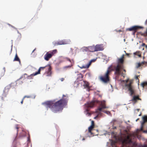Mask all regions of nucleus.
<instances>
[{"label": "nucleus", "instance_id": "f257e3e1", "mask_svg": "<svg viewBox=\"0 0 147 147\" xmlns=\"http://www.w3.org/2000/svg\"><path fill=\"white\" fill-rule=\"evenodd\" d=\"M67 102L66 99L61 98L55 102L53 100L47 101L42 102V105L47 108H49L53 112L57 113L62 111L63 107L67 105Z\"/></svg>", "mask_w": 147, "mask_h": 147}, {"label": "nucleus", "instance_id": "f03ea898", "mask_svg": "<svg viewBox=\"0 0 147 147\" xmlns=\"http://www.w3.org/2000/svg\"><path fill=\"white\" fill-rule=\"evenodd\" d=\"M96 103H98L101 105V108L102 109H105L106 108V106L104 105H102V102H100L98 100L95 98L93 99L91 101L87 102V104L88 105L86 106V107L92 108L95 105Z\"/></svg>", "mask_w": 147, "mask_h": 147}, {"label": "nucleus", "instance_id": "7ed1b4c3", "mask_svg": "<svg viewBox=\"0 0 147 147\" xmlns=\"http://www.w3.org/2000/svg\"><path fill=\"white\" fill-rule=\"evenodd\" d=\"M112 65H111L108 68V69L104 76H101L100 77V80L102 82L105 84L107 83L110 81L109 77V73L111 72L109 70L110 68L111 67Z\"/></svg>", "mask_w": 147, "mask_h": 147}, {"label": "nucleus", "instance_id": "20e7f679", "mask_svg": "<svg viewBox=\"0 0 147 147\" xmlns=\"http://www.w3.org/2000/svg\"><path fill=\"white\" fill-rule=\"evenodd\" d=\"M113 68L115 70V71L117 72L118 75H120L121 74V73L120 71V70L123 68L122 65H120L118 63H117L116 66L113 67Z\"/></svg>", "mask_w": 147, "mask_h": 147}, {"label": "nucleus", "instance_id": "39448f33", "mask_svg": "<svg viewBox=\"0 0 147 147\" xmlns=\"http://www.w3.org/2000/svg\"><path fill=\"white\" fill-rule=\"evenodd\" d=\"M130 85H126V87H127L128 90L130 93L129 95L130 96H132L133 94H135V91L133 87H131Z\"/></svg>", "mask_w": 147, "mask_h": 147}, {"label": "nucleus", "instance_id": "423d86ee", "mask_svg": "<svg viewBox=\"0 0 147 147\" xmlns=\"http://www.w3.org/2000/svg\"><path fill=\"white\" fill-rule=\"evenodd\" d=\"M103 49V48L102 47V45L97 44L95 46V49L94 51H102Z\"/></svg>", "mask_w": 147, "mask_h": 147}, {"label": "nucleus", "instance_id": "0eeeda50", "mask_svg": "<svg viewBox=\"0 0 147 147\" xmlns=\"http://www.w3.org/2000/svg\"><path fill=\"white\" fill-rule=\"evenodd\" d=\"M84 84L83 86L84 88H86V91H89L90 90V88L89 85V83L88 82L84 80Z\"/></svg>", "mask_w": 147, "mask_h": 147}, {"label": "nucleus", "instance_id": "6e6552de", "mask_svg": "<svg viewBox=\"0 0 147 147\" xmlns=\"http://www.w3.org/2000/svg\"><path fill=\"white\" fill-rule=\"evenodd\" d=\"M52 57L51 54L50 53V52H48L44 56V59L46 61L49 60V59Z\"/></svg>", "mask_w": 147, "mask_h": 147}, {"label": "nucleus", "instance_id": "1a4fd4ad", "mask_svg": "<svg viewBox=\"0 0 147 147\" xmlns=\"http://www.w3.org/2000/svg\"><path fill=\"white\" fill-rule=\"evenodd\" d=\"M143 121L141 123V126L140 128L141 130H142V127L143 125L145 122H147V115H145L142 117Z\"/></svg>", "mask_w": 147, "mask_h": 147}, {"label": "nucleus", "instance_id": "9d476101", "mask_svg": "<svg viewBox=\"0 0 147 147\" xmlns=\"http://www.w3.org/2000/svg\"><path fill=\"white\" fill-rule=\"evenodd\" d=\"M126 30H129V31H137V25L131 27L127 28Z\"/></svg>", "mask_w": 147, "mask_h": 147}, {"label": "nucleus", "instance_id": "9b49d317", "mask_svg": "<svg viewBox=\"0 0 147 147\" xmlns=\"http://www.w3.org/2000/svg\"><path fill=\"white\" fill-rule=\"evenodd\" d=\"M88 47L89 52H95V51H94L95 49V46L94 45H93L92 46H90Z\"/></svg>", "mask_w": 147, "mask_h": 147}, {"label": "nucleus", "instance_id": "f8f14e48", "mask_svg": "<svg viewBox=\"0 0 147 147\" xmlns=\"http://www.w3.org/2000/svg\"><path fill=\"white\" fill-rule=\"evenodd\" d=\"M51 69L52 67L51 66H50L48 69L47 72V76H51V74H52Z\"/></svg>", "mask_w": 147, "mask_h": 147}, {"label": "nucleus", "instance_id": "ddd939ff", "mask_svg": "<svg viewBox=\"0 0 147 147\" xmlns=\"http://www.w3.org/2000/svg\"><path fill=\"white\" fill-rule=\"evenodd\" d=\"M124 55L123 54L120 58H118L117 63H118V64H119V63H123V57Z\"/></svg>", "mask_w": 147, "mask_h": 147}, {"label": "nucleus", "instance_id": "4468645a", "mask_svg": "<svg viewBox=\"0 0 147 147\" xmlns=\"http://www.w3.org/2000/svg\"><path fill=\"white\" fill-rule=\"evenodd\" d=\"M81 51L82 52L88 51V47H84L80 49Z\"/></svg>", "mask_w": 147, "mask_h": 147}, {"label": "nucleus", "instance_id": "2eb2a0df", "mask_svg": "<svg viewBox=\"0 0 147 147\" xmlns=\"http://www.w3.org/2000/svg\"><path fill=\"white\" fill-rule=\"evenodd\" d=\"M63 45H66L69 44L71 42V40L70 39H64L63 40Z\"/></svg>", "mask_w": 147, "mask_h": 147}, {"label": "nucleus", "instance_id": "dca6fc26", "mask_svg": "<svg viewBox=\"0 0 147 147\" xmlns=\"http://www.w3.org/2000/svg\"><path fill=\"white\" fill-rule=\"evenodd\" d=\"M13 61H18L19 62V63L20 64V63L21 62H20V60L19 58V57H18L17 54H16L15 55V57L14 58L13 60Z\"/></svg>", "mask_w": 147, "mask_h": 147}, {"label": "nucleus", "instance_id": "f3484780", "mask_svg": "<svg viewBox=\"0 0 147 147\" xmlns=\"http://www.w3.org/2000/svg\"><path fill=\"white\" fill-rule=\"evenodd\" d=\"M27 145L28 146L29 144H30L31 147H32V144L30 143V137L29 134H28V136L27 138Z\"/></svg>", "mask_w": 147, "mask_h": 147}, {"label": "nucleus", "instance_id": "a211bd4d", "mask_svg": "<svg viewBox=\"0 0 147 147\" xmlns=\"http://www.w3.org/2000/svg\"><path fill=\"white\" fill-rule=\"evenodd\" d=\"M139 96L134 95L133 96V97L132 99L131 100V101H134L135 102H136L137 101V99H138Z\"/></svg>", "mask_w": 147, "mask_h": 147}, {"label": "nucleus", "instance_id": "6ab92c4d", "mask_svg": "<svg viewBox=\"0 0 147 147\" xmlns=\"http://www.w3.org/2000/svg\"><path fill=\"white\" fill-rule=\"evenodd\" d=\"M57 49H55L53 50H52L51 51H49L50 52V53H51L52 55V56L53 55H54L55 53H56L57 52Z\"/></svg>", "mask_w": 147, "mask_h": 147}, {"label": "nucleus", "instance_id": "aec40b11", "mask_svg": "<svg viewBox=\"0 0 147 147\" xmlns=\"http://www.w3.org/2000/svg\"><path fill=\"white\" fill-rule=\"evenodd\" d=\"M41 70V69L40 68V67L37 71L34 73V75L36 76L38 74H40V71Z\"/></svg>", "mask_w": 147, "mask_h": 147}, {"label": "nucleus", "instance_id": "412c9836", "mask_svg": "<svg viewBox=\"0 0 147 147\" xmlns=\"http://www.w3.org/2000/svg\"><path fill=\"white\" fill-rule=\"evenodd\" d=\"M84 113L86 115H88V116H90L91 114L89 112L88 110L87 109H86L84 111Z\"/></svg>", "mask_w": 147, "mask_h": 147}, {"label": "nucleus", "instance_id": "4be33fe9", "mask_svg": "<svg viewBox=\"0 0 147 147\" xmlns=\"http://www.w3.org/2000/svg\"><path fill=\"white\" fill-rule=\"evenodd\" d=\"M97 111H100V112L98 113V114H101L100 112H103V111L102 110V108H101V107H98V109H97V110H96V113L97 112Z\"/></svg>", "mask_w": 147, "mask_h": 147}, {"label": "nucleus", "instance_id": "5701e85b", "mask_svg": "<svg viewBox=\"0 0 147 147\" xmlns=\"http://www.w3.org/2000/svg\"><path fill=\"white\" fill-rule=\"evenodd\" d=\"M11 87V86L9 84L8 86H7L5 87L4 90L6 91L7 90V92H8L9 91V90L10 89Z\"/></svg>", "mask_w": 147, "mask_h": 147}, {"label": "nucleus", "instance_id": "b1692460", "mask_svg": "<svg viewBox=\"0 0 147 147\" xmlns=\"http://www.w3.org/2000/svg\"><path fill=\"white\" fill-rule=\"evenodd\" d=\"M35 76L36 75H34V73H33V74L30 75L29 76H27V77H26V78H27L28 79L30 80L32 79V76Z\"/></svg>", "mask_w": 147, "mask_h": 147}, {"label": "nucleus", "instance_id": "393cba45", "mask_svg": "<svg viewBox=\"0 0 147 147\" xmlns=\"http://www.w3.org/2000/svg\"><path fill=\"white\" fill-rule=\"evenodd\" d=\"M72 66V65H68L67 66H65L63 67V69L65 70H66L67 69L71 67Z\"/></svg>", "mask_w": 147, "mask_h": 147}, {"label": "nucleus", "instance_id": "a878e982", "mask_svg": "<svg viewBox=\"0 0 147 147\" xmlns=\"http://www.w3.org/2000/svg\"><path fill=\"white\" fill-rule=\"evenodd\" d=\"M92 63V62L90 60L88 63L86 65V67H87V68H88L89 67Z\"/></svg>", "mask_w": 147, "mask_h": 147}, {"label": "nucleus", "instance_id": "bb28decb", "mask_svg": "<svg viewBox=\"0 0 147 147\" xmlns=\"http://www.w3.org/2000/svg\"><path fill=\"white\" fill-rule=\"evenodd\" d=\"M92 63V62L90 60L88 63L86 65V67H87V68H88L89 67Z\"/></svg>", "mask_w": 147, "mask_h": 147}, {"label": "nucleus", "instance_id": "cd10ccee", "mask_svg": "<svg viewBox=\"0 0 147 147\" xmlns=\"http://www.w3.org/2000/svg\"><path fill=\"white\" fill-rule=\"evenodd\" d=\"M24 76V77L25 78H26V77H27V74H24V75L23 76H22L19 79H18L16 81H18L19 80H20V79L22 78Z\"/></svg>", "mask_w": 147, "mask_h": 147}, {"label": "nucleus", "instance_id": "c85d7f7f", "mask_svg": "<svg viewBox=\"0 0 147 147\" xmlns=\"http://www.w3.org/2000/svg\"><path fill=\"white\" fill-rule=\"evenodd\" d=\"M6 91L4 90L3 91V93L2 94V96L3 97H6V95L7 94V93L5 92H6Z\"/></svg>", "mask_w": 147, "mask_h": 147}, {"label": "nucleus", "instance_id": "c756f323", "mask_svg": "<svg viewBox=\"0 0 147 147\" xmlns=\"http://www.w3.org/2000/svg\"><path fill=\"white\" fill-rule=\"evenodd\" d=\"M17 83H16V82H15L14 83H11L10 84V85L11 86V87H14L16 86L17 84Z\"/></svg>", "mask_w": 147, "mask_h": 147}, {"label": "nucleus", "instance_id": "7c9ffc66", "mask_svg": "<svg viewBox=\"0 0 147 147\" xmlns=\"http://www.w3.org/2000/svg\"><path fill=\"white\" fill-rule=\"evenodd\" d=\"M63 40H61L60 41H59V42H57V44L59 45H63Z\"/></svg>", "mask_w": 147, "mask_h": 147}, {"label": "nucleus", "instance_id": "2f4dec72", "mask_svg": "<svg viewBox=\"0 0 147 147\" xmlns=\"http://www.w3.org/2000/svg\"><path fill=\"white\" fill-rule=\"evenodd\" d=\"M3 69L4 70V72H3V73H2L1 74V76L2 77L4 75V74H5V67H3Z\"/></svg>", "mask_w": 147, "mask_h": 147}, {"label": "nucleus", "instance_id": "473e14b6", "mask_svg": "<svg viewBox=\"0 0 147 147\" xmlns=\"http://www.w3.org/2000/svg\"><path fill=\"white\" fill-rule=\"evenodd\" d=\"M132 83V81H130V82L128 84H125V86H126V85L127 84V85H130L129 86H130L131 87H133V86H132L131 85Z\"/></svg>", "mask_w": 147, "mask_h": 147}, {"label": "nucleus", "instance_id": "72a5a7b5", "mask_svg": "<svg viewBox=\"0 0 147 147\" xmlns=\"http://www.w3.org/2000/svg\"><path fill=\"white\" fill-rule=\"evenodd\" d=\"M93 129V127L92 125H91L88 127V130H92Z\"/></svg>", "mask_w": 147, "mask_h": 147}, {"label": "nucleus", "instance_id": "f704fd0d", "mask_svg": "<svg viewBox=\"0 0 147 147\" xmlns=\"http://www.w3.org/2000/svg\"><path fill=\"white\" fill-rule=\"evenodd\" d=\"M53 44L54 46L59 45H58V44H57V42L56 41L53 42Z\"/></svg>", "mask_w": 147, "mask_h": 147}, {"label": "nucleus", "instance_id": "c9c22d12", "mask_svg": "<svg viewBox=\"0 0 147 147\" xmlns=\"http://www.w3.org/2000/svg\"><path fill=\"white\" fill-rule=\"evenodd\" d=\"M137 30L139 29H143V27L142 26L137 25Z\"/></svg>", "mask_w": 147, "mask_h": 147}, {"label": "nucleus", "instance_id": "e433bc0d", "mask_svg": "<svg viewBox=\"0 0 147 147\" xmlns=\"http://www.w3.org/2000/svg\"><path fill=\"white\" fill-rule=\"evenodd\" d=\"M144 34V36H147V28L146 29V30L143 33Z\"/></svg>", "mask_w": 147, "mask_h": 147}, {"label": "nucleus", "instance_id": "4c0bfd02", "mask_svg": "<svg viewBox=\"0 0 147 147\" xmlns=\"http://www.w3.org/2000/svg\"><path fill=\"white\" fill-rule=\"evenodd\" d=\"M74 84H77V87L79 85V83H78V81H75L74 82Z\"/></svg>", "mask_w": 147, "mask_h": 147}, {"label": "nucleus", "instance_id": "58836bf2", "mask_svg": "<svg viewBox=\"0 0 147 147\" xmlns=\"http://www.w3.org/2000/svg\"><path fill=\"white\" fill-rule=\"evenodd\" d=\"M97 58H96L95 59H92L90 60V61L92 62H95Z\"/></svg>", "mask_w": 147, "mask_h": 147}, {"label": "nucleus", "instance_id": "ea45409f", "mask_svg": "<svg viewBox=\"0 0 147 147\" xmlns=\"http://www.w3.org/2000/svg\"><path fill=\"white\" fill-rule=\"evenodd\" d=\"M103 112L107 115L110 114V112L109 111H103Z\"/></svg>", "mask_w": 147, "mask_h": 147}, {"label": "nucleus", "instance_id": "a19ab883", "mask_svg": "<svg viewBox=\"0 0 147 147\" xmlns=\"http://www.w3.org/2000/svg\"><path fill=\"white\" fill-rule=\"evenodd\" d=\"M80 68L81 69H82L83 68H87V67H86V65H83L82 66L80 67Z\"/></svg>", "mask_w": 147, "mask_h": 147}, {"label": "nucleus", "instance_id": "79ce46f5", "mask_svg": "<svg viewBox=\"0 0 147 147\" xmlns=\"http://www.w3.org/2000/svg\"><path fill=\"white\" fill-rule=\"evenodd\" d=\"M140 66V63H138V65L136 66V67L137 68H138Z\"/></svg>", "mask_w": 147, "mask_h": 147}, {"label": "nucleus", "instance_id": "37998d69", "mask_svg": "<svg viewBox=\"0 0 147 147\" xmlns=\"http://www.w3.org/2000/svg\"><path fill=\"white\" fill-rule=\"evenodd\" d=\"M47 66V65H46V66H45V67H40V68H41V70H43V69H44V68H45Z\"/></svg>", "mask_w": 147, "mask_h": 147}, {"label": "nucleus", "instance_id": "c03bdc74", "mask_svg": "<svg viewBox=\"0 0 147 147\" xmlns=\"http://www.w3.org/2000/svg\"><path fill=\"white\" fill-rule=\"evenodd\" d=\"M135 79L136 80H138V82H139V80H138V76H136V75H135Z\"/></svg>", "mask_w": 147, "mask_h": 147}, {"label": "nucleus", "instance_id": "a18cd8bd", "mask_svg": "<svg viewBox=\"0 0 147 147\" xmlns=\"http://www.w3.org/2000/svg\"><path fill=\"white\" fill-rule=\"evenodd\" d=\"M144 82H142L141 84V86H142V87H143V88H144Z\"/></svg>", "mask_w": 147, "mask_h": 147}, {"label": "nucleus", "instance_id": "49530a36", "mask_svg": "<svg viewBox=\"0 0 147 147\" xmlns=\"http://www.w3.org/2000/svg\"><path fill=\"white\" fill-rule=\"evenodd\" d=\"M31 97V96L26 95L24 96V98H30Z\"/></svg>", "mask_w": 147, "mask_h": 147}, {"label": "nucleus", "instance_id": "de8ad7c7", "mask_svg": "<svg viewBox=\"0 0 147 147\" xmlns=\"http://www.w3.org/2000/svg\"><path fill=\"white\" fill-rule=\"evenodd\" d=\"M36 95H33L32 96H31V97L33 99H34L35 98Z\"/></svg>", "mask_w": 147, "mask_h": 147}, {"label": "nucleus", "instance_id": "09e8293b", "mask_svg": "<svg viewBox=\"0 0 147 147\" xmlns=\"http://www.w3.org/2000/svg\"><path fill=\"white\" fill-rule=\"evenodd\" d=\"M116 120L115 119H113L112 121L111 122V123H113L116 122Z\"/></svg>", "mask_w": 147, "mask_h": 147}, {"label": "nucleus", "instance_id": "8fccbe9b", "mask_svg": "<svg viewBox=\"0 0 147 147\" xmlns=\"http://www.w3.org/2000/svg\"><path fill=\"white\" fill-rule=\"evenodd\" d=\"M138 34H141V35L142 36H143L144 35V34L143 33H142L141 32H139L138 33Z\"/></svg>", "mask_w": 147, "mask_h": 147}, {"label": "nucleus", "instance_id": "3c124183", "mask_svg": "<svg viewBox=\"0 0 147 147\" xmlns=\"http://www.w3.org/2000/svg\"><path fill=\"white\" fill-rule=\"evenodd\" d=\"M87 75L89 77H91V74L90 73H87L86 75Z\"/></svg>", "mask_w": 147, "mask_h": 147}, {"label": "nucleus", "instance_id": "603ef678", "mask_svg": "<svg viewBox=\"0 0 147 147\" xmlns=\"http://www.w3.org/2000/svg\"><path fill=\"white\" fill-rule=\"evenodd\" d=\"M92 130H88V132L90 133L91 134V135L92 134H93V133H92V132L91 131Z\"/></svg>", "mask_w": 147, "mask_h": 147}, {"label": "nucleus", "instance_id": "864d4df0", "mask_svg": "<svg viewBox=\"0 0 147 147\" xmlns=\"http://www.w3.org/2000/svg\"><path fill=\"white\" fill-rule=\"evenodd\" d=\"M66 59H67V60L69 61V62H71V60L68 57H66Z\"/></svg>", "mask_w": 147, "mask_h": 147}, {"label": "nucleus", "instance_id": "5fc2aeb1", "mask_svg": "<svg viewBox=\"0 0 147 147\" xmlns=\"http://www.w3.org/2000/svg\"><path fill=\"white\" fill-rule=\"evenodd\" d=\"M17 30V33H18V34H20V36H21V33H20V32H19V31H18V30H17H17Z\"/></svg>", "mask_w": 147, "mask_h": 147}, {"label": "nucleus", "instance_id": "6e6d98bb", "mask_svg": "<svg viewBox=\"0 0 147 147\" xmlns=\"http://www.w3.org/2000/svg\"><path fill=\"white\" fill-rule=\"evenodd\" d=\"M136 31H134V32H132V34L133 35H135V33Z\"/></svg>", "mask_w": 147, "mask_h": 147}, {"label": "nucleus", "instance_id": "4d7b16f0", "mask_svg": "<svg viewBox=\"0 0 147 147\" xmlns=\"http://www.w3.org/2000/svg\"><path fill=\"white\" fill-rule=\"evenodd\" d=\"M12 28H13L14 29H15V30H17V28H16L14 26H13L12 25V26H11Z\"/></svg>", "mask_w": 147, "mask_h": 147}, {"label": "nucleus", "instance_id": "13d9d810", "mask_svg": "<svg viewBox=\"0 0 147 147\" xmlns=\"http://www.w3.org/2000/svg\"><path fill=\"white\" fill-rule=\"evenodd\" d=\"M145 62L144 61H142V62L140 63V65L142 64H144Z\"/></svg>", "mask_w": 147, "mask_h": 147}, {"label": "nucleus", "instance_id": "bf43d9fd", "mask_svg": "<svg viewBox=\"0 0 147 147\" xmlns=\"http://www.w3.org/2000/svg\"><path fill=\"white\" fill-rule=\"evenodd\" d=\"M111 89H112V90H111V92H112L113 91V87H112V86L111 84Z\"/></svg>", "mask_w": 147, "mask_h": 147}, {"label": "nucleus", "instance_id": "052dcab7", "mask_svg": "<svg viewBox=\"0 0 147 147\" xmlns=\"http://www.w3.org/2000/svg\"><path fill=\"white\" fill-rule=\"evenodd\" d=\"M144 83L145 85L147 86V81H144Z\"/></svg>", "mask_w": 147, "mask_h": 147}, {"label": "nucleus", "instance_id": "680f3d73", "mask_svg": "<svg viewBox=\"0 0 147 147\" xmlns=\"http://www.w3.org/2000/svg\"><path fill=\"white\" fill-rule=\"evenodd\" d=\"M64 78H62L60 79V80L61 82H62L63 81V80H64Z\"/></svg>", "mask_w": 147, "mask_h": 147}, {"label": "nucleus", "instance_id": "e2e57ef3", "mask_svg": "<svg viewBox=\"0 0 147 147\" xmlns=\"http://www.w3.org/2000/svg\"><path fill=\"white\" fill-rule=\"evenodd\" d=\"M143 132L144 133H147V130H144L143 131Z\"/></svg>", "mask_w": 147, "mask_h": 147}, {"label": "nucleus", "instance_id": "0e129e2a", "mask_svg": "<svg viewBox=\"0 0 147 147\" xmlns=\"http://www.w3.org/2000/svg\"><path fill=\"white\" fill-rule=\"evenodd\" d=\"M79 75H81V78H83V76L82 75V74H81V73H80V74H79Z\"/></svg>", "mask_w": 147, "mask_h": 147}, {"label": "nucleus", "instance_id": "69168bd1", "mask_svg": "<svg viewBox=\"0 0 147 147\" xmlns=\"http://www.w3.org/2000/svg\"><path fill=\"white\" fill-rule=\"evenodd\" d=\"M142 46H145L146 45H145V43H143L142 44Z\"/></svg>", "mask_w": 147, "mask_h": 147}, {"label": "nucleus", "instance_id": "338daca9", "mask_svg": "<svg viewBox=\"0 0 147 147\" xmlns=\"http://www.w3.org/2000/svg\"><path fill=\"white\" fill-rule=\"evenodd\" d=\"M137 55L140 57H141V55L139 54H137Z\"/></svg>", "mask_w": 147, "mask_h": 147}, {"label": "nucleus", "instance_id": "774afa93", "mask_svg": "<svg viewBox=\"0 0 147 147\" xmlns=\"http://www.w3.org/2000/svg\"><path fill=\"white\" fill-rule=\"evenodd\" d=\"M94 124V121H91V124L92 125Z\"/></svg>", "mask_w": 147, "mask_h": 147}]
</instances>
